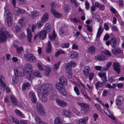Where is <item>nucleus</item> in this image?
Returning <instances> with one entry per match:
<instances>
[{"label": "nucleus", "instance_id": "f257e3e1", "mask_svg": "<svg viewBox=\"0 0 124 124\" xmlns=\"http://www.w3.org/2000/svg\"><path fill=\"white\" fill-rule=\"evenodd\" d=\"M53 86L50 84H44L38 88V96L42 101L44 102L47 101V96L48 93L54 91V89Z\"/></svg>", "mask_w": 124, "mask_h": 124}, {"label": "nucleus", "instance_id": "f03ea898", "mask_svg": "<svg viewBox=\"0 0 124 124\" xmlns=\"http://www.w3.org/2000/svg\"><path fill=\"white\" fill-rule=\"evenodd\" d=\"M75 63L73 61H71L69 63H67L66 65L65 69L69 78H70L72 75L71 67L75 66Z\"/></svg>", "mask_w": 124, "mask_h": 124}, {"label": "nucleus", "instance_id": "7ed1b4c3", "mask_svg": "<svg viewBox=\"0 0 124 124\" xmlns=\"http://www.w3.org/2000/svg\"><path fill=\"white\" fill-rule=\"evenodd\" d=\"M56 87L58 91L62 95L64 96L67 95V93L63 85L59 82L57 83L56 84Z\"/></svg>", "mask_w": 124, "mask_h": 124}, {"label": "nucleus", "instance_id": "20e7f679", "mask_svg": "<svg viewBox=\"0 0 124 124\" xmlns=\"http://www.w3.org/2000/svg\"><path fill=\"white\" fill-rule=\"evenodd\" d=\"M24 57L27 61L29 62H34L36 61V57L32 54H24Z\"/></svg>", "mask_w": 124, "mask_h": 124}, {"label": "nucleus", "instance_id": "39448f33", "mask_svg": "<svg viewBox=\"0 0 124 124\" xmlns=\"http://www.w3.org/2000/svg\"><path fill=\"white\" fill-rule=\"evenodd\" d=\"M22 70V69L19 68L18 69L15 68L14 70L15 74L21 77L24 76L25 75V72L24 70L23 71L21 72Z\"/></svg>", "mask_w": 124, "mask_h": 124}, {"label": "nucleus", "instance_id": "423d86ee", "mask_svg": "<svg viewBox=\"0 0 124 124\" xmlns=\"http://www.w3.org/2000/svg\"><path fill=\"white\" fill-rule=\"evenodd\" d=\"M112 66L114 70L118 74L121 73V66L119 63L117 62H114L112 64Z\"/></svg>", "mask_w": 124, "mask_h": 124}, {"label": "nucleus", "instance_id": "0eeeda50", "mask_svg": "<svg viewBox=\"0 0 124 124\" xmlns=\"http://www.w3.org/2000/svg\"><path fill=\"white\" fill-rule=\"evenodd\" d=\"M36 107L37 110L39 114L42 115H44L45 114V111L43 109V107L40 103H37Z\"/></svg>", "mask_w": 124, "mask_h": 124}, {"label": "nucleus", "instance_id": "6e6552de", "mask_svg": "<svg viewBox=\"0 0 124 124\" xmlns=\"http://www.w3.org/2000/svg\"><path fill=\"white\" fill-rule=\"evenodd\" d=\"M28 23V19L26 17H22L19 19L18 23L19 24L20 26L22 27H23Z\"/></svg>", "mask_w": 124, "mask_h": 124}, {"label": "nucleus", "instance_id": "1a4fd4ad", "mask_svg": "<svg viewBox=\"0 0 124 124\" xmlns=\"http://www.w3.org/2000/svg\"><path fill=\"white\" fill-rule=\"evenodd\" d=\"M13 17L12 15H10L9 16H7L5 20V23L8 26H11L12 23Z\"/></svg>", "mask_w": 124, "mask_h": 124}, {"label": "nucleus", "instance_id": "9d476101", "mask_svg": "<svg viewBox=\"0 0 124 124\" xmlns=\"http://www.w3.org/2000/svg\"><path fill=\"white\" fill-rule=\"evenodd\" d=\"M25 10L22 9H20L18 7H14V14L16 16H18L20 14L24 13Z\"/></svg>", "mask_w": 124, "mask_h": 124}, {"label": "nucleus", "instance_id": "9b49d317", "mask_svg": "<svg viewBox=\"0 0 124 124\" xmlns=\"http://www.w3.org/2000/svg\"><path fill=\"white\" fill-rule=\"evenodd\" d=\"M0 85L1 88H3V90H4V88L6 87L5 82V80L4 77L2 75L0 76Z\"/></svg>", "mask_w": 124, "mask_h": 124}, {"label": "nucleus", "instance_id": "f8f14e48", "mask_svg": "<svg viewBox=\"0 0 124 124\" xmlns=\"http://www.w3.org/2000/svg\"><path fill=\"white\" fill-rule=\"evenodd\" d=\"M59 33L60 35H65L67 34V27H64L60 28L59 31Z\"/></svg>", "mask_w": 124, "mask_h": 124}, {"label": "nucleus", "instance_id": "ddd939ff", "mask_svg": "<svg viewBox=\"0 0 124 124\" xmlns=\"http://www.w3.org/2000/svg\"><path fill=\"white\" fill-rule=\"evenodd\" d=\"M47 31L45 30H42L39 32V38L40 39H44L46 37Z\"/></svg>", "mask_w": 124, "mask_h": 124}, {"label": "nucleus", "instance_id": "4468645a", "mask_svg": "<svg viewBox=\"0 0 124 124\" xmlns=\"http://www.w3.org/2000/svg\"><path fill=\"white\" fill-rule=\"evenodd\" d=\"M56 102L58 105L62 107H64L67 105V103L65 102L58 99H56Z\"/></svg>", "mask_w": 124, "mask_h": 124}, {"label": "nucleus", "instance_id": "2eb2a0df", "mask_svg": "<svg viewBox=\"0 0 124 124\" xmlns=\"http://www.w3.org/2000/svg\"><path fill=\"white\" fill-rule=\"evenodd\" d=\"M51 13L54 15V16L57 18H59L62 17V14L59 13L57 12L55 10L53 9H51Z\"/></svg>", "mask_w": 124, "mask_h": 124}, {"label": "nucleus", "instance_id": "dca6fc26", "mask_svg": "<svg viewBox=\"0 0 124 124\" xmlns=\"http://www.w3.org/2000/svg\"><path fill=\"white\" fill-rule=\"evenodd\" d=\"M7 32L4 28H1L0 29V38H4L5 37V34Z\"/></svg>", "mask_w": 124, "mask_h": 124}, {"label": "nucleus", "instance_id": "f3484780", "mask_svg": "<svg viewBox=\"0 0 124 124\" xmlns=\"http://www.w3.org/2000/svg\"><path fill=\"white\" fill-rule=\"evenodd\" d=\"M27 72V74L26 76L27 79L29 80H32L34 77L32 71H30L29 72Z\"/></svg>", "mask_w": 124, "mask_h": 124}, {"label": "nucleus", "instance_id": "a211bd4d", "mask_svg": "<svg viewBox=\"0 0 124 124\" xmlns=\"http://www.w3.org/2000/svg\"><path fill=\"white\" fill-rule=\"evenodd\" d=\"M106 58V57L101 54H98L95 57L96 59L100 61L105 60Z\"/></svg>", "mask_w": 124, "mask_h": 124}, {"label": "nucleus", "instance_id": "6ab92c4d", "mask_svg": "<svg viewBox=\"0 0 124 124\" xmlns=\"http://www.w3.org/2000/svg\"><path fill=\"white\" fill-rule=\"evenodd\" d=\"M90 68L88 66H85V67L84 69L83 70L84 74L85 75L86 77L88 76V75L89 73V71Z\"/></svg>", "mask_w": 124, "mask_h": 124}, {"label": "nucleus", "instance_id": "aec40b11", "mask_svg": "<svg viewBox=\"0 0 124 124\" xmlns=\"http://www.w3.org/2000/svg\"><path fill=\"white\" fill-rule=\"evenodd\" d=\"M32 69V64L29 63H27L26 64L25 66V69L26 72L31 71Z\"/></svg>", "mask_w": 124, "mask_h": 124}, {"label": "nucleus", "instance_id": "412c9836", "mask_svg": "<svg viewBox=\"0 0 124 124\" xmlns=\"http://www.w3.org/2000/svg\"><path fill=\"white\" fill-rule=\"evenodd\" d=\"M9 120L11 122L14 123L15 124H20L18 121L14 117L12 116H10L9 117Z\"/></svg>", "mask_w": 124, "mask_h": 124}, {"label": "nucleus", "instance_id": "4be33fe9", "mask_svg": "<svg viewBox=\"0 0 124 124\" xmlns=\"http://www.w3.org/2000/svg\"><path fill=\"white\" fill-rule=\"evenodd\" d=\"M4 9L5 16H9L10 15H12L9 11V10L8 9V6H6L4 8Z\"/></svg>", "mask_w": 124, "mask_h": 124}, {"label": "nucleus", "instance_id": "5701e85b", "mask_svg": "<svg viewBox=\"0 0 124 124\" xmlns=\"http://www.w3.org/2000/svg\"><path fill=\"white\" fill-rule=\"evenodd\" d=\"M123 100V98L121 96H119L116 100V105H119L121 104Z\"/></svg>", "mask_w": 124, "mask_h": 124}, {"label": "nucleus", "instance_id": "b1692460", "mask_svg": "<svg viewBox=\"0 0 124 124\" xmlns=\"http://www.w3.org/2000/svg\"><path fill=\"white\" fill-rule=\"evenodd\" d=\"M78 104L81 107V108H89L88 104L84 103L78 102Z\"/></svg>", "mask_w": 124, "mask_h": 124}, {"label": "nucleus", "instance_id": "393cba45", "mask_svg": "<svg viewBox=\"0 0 124 124\" xmlns=\"http://www.w3.org/2000/svg\"><path fill=\"white\" fill-rule=\"evenodd\" d=\"M54 123V124H62L61 118L59 117H57L55 118Z\"/></svg>", "mask_w": 124, "mask_h": 124}, {"label": "nucleus", "instance_id": "a878e982", "mask_svg": "<svg viewBox=\"0 0 124 124\" xmlns=\"http://www.w3.org/2000/svg\"><path fill=\"white\" fill-rule=\"evenodd\" d=\"M10 97L12 104L15 105H17V102L16 98L12 95H10Z\"/></svg>", "mask_w": 124, "mask_h": 124}, {"label": "nucleus", "instance_id": "bb28decb", "mask_svg": "<svg viewBox=\"0 0 124 124\" xmlns=\"http://www.w3.org/2000/svg\"><path fill=\"white\" fill-rule=\"evenodd\" d=\"M14 46L16 48V51L17 53L19 54L23 50V48L22 47H19L17 45L14 44Z\"/></svg>", "mask_w": 124, "mask_h": 124}, {"label": "nucleus", "instance_id": "cd10ccee", "mask_svg": "<svg viewBox=\"0 0 124 124\" xmlns=\"http://www.w3.org/2000/svg\"><path fill=\"white\" fill-rule=\"evenodd\" d=\"M26 31L27 34L28 38V39H31L32 37V35L31 30L29 28H27Z\"/></svg>", "mask_w": 124, "mask_h": 124}, {"label": "nucleus", "instance_id": "c85d7f7f", "mask_svg": "<svg viewBox=\"0 0 124 124\" xmlns=\"http://www.w3.org/2000/svg\"><path fill=\"white\" fill-rule=\"evenodd\" d=\"M48 14L47 13H45L42 16L41 19L42 21L43 22H46L48 19Z\"/></svg>", "mask_w": 124, "mask_h": 124}, {"label": "nucleus", "instance_id": "c756f323", "mask_svg": "<svg viewBox=\"0 0 124 124\" xmlns=\"http://www.w3.org/2000/svg\"><path fill=\"white\" fill-rule=\"evenodd\" d=\"M51 43L48 41V42L47 47H46V51L47 53H50L51 52Z\"/></svg>", "mask_w": 124, "mask_h": 124}, {"label": "nucleus", "instance_id": "7c9ffc66", "mask_svg": "<svg viewBox=\"0 0 124 124\" xmlns=\"http://www.w3.org/2000/svg\"><path fill=\"white\" fill-rule=\"evenodd\" d=\"M113 53L116 55L120 53L121 52L120 50L118 48L113 49L112 50Z\"/></svg>", "mask_w": 124, "mask_h": 124}, {"label": "nucleus", "instance_id": "2f4dec72", "mask_svg": "<svg viewBox=\"0 0 124 124\" xmlns=\"http://www.w3.org/2000/svg\"><path fill=\"white\" fill-rule=\"evenodd\" d=\"M70 57L72 58H76L78 57V55L75 52L71 51L70 53Z\"/></svg>", "mask_w": 124, "mask_h": 124}, {"label": "nucleus", "instance_id": "473e14b6", "mask_svg": "<svg viewBox=\"0 0 124 124\" xmlns=\"http://www.w3.org/2000/svg\"><path fill=\"white\" fill-rule=\"evenodd\" d=\"M88 50L89 53L94 54L95 52V48L93 46H91L89 48Z\"/></svg>", "mask_w": 124, "mask_h": 124}, {"label": "nucleus", "instance_id": "72a5a7b5", "mask_svg": "<svg viewBox=\"0 0 124 124\" xmlns=\"http://www.w3.org/2000/svg\"><path fill=\"white\" fill-rule=\"evenodd\" d=\"M30 83L29 82L24 83L22 85V90L23 91L25 90L28 87L30 86Z\"/></svg>", "mask_w": 124, "mask_h": 124}, {"label": "nucleus", "instance_id": "f704fd0d", "mask_svg": "<svg viewBox=\"0 0 124 124\" xmlns=\"http://www.w3.org/2000/svg\"><path fill=\"white\" fill-rule=\"evenodd\" d=\"M59 80L60 83L63 85L66 84L67 81L65 78L63 77H60L59 78Z\"/></svg>", "mask_w": 124, "mask_h": 124}, {"label": "nucleus", "instance_id": "c9c22d12", "mask_svg": "<svg viewBox=\"0 0 124 124\" xmlns=\"http://www.w3.org/2000/svg\"><path fill=\"white\" fill-rule=\"evenodd\" d=\"M33 73L34 74V76H36V77H39L40 78L42 77V76L39 72L37 70L32 71Z\"/></svg>", "mask_w": 124, "mask_h": 124}, {"label": "nucleus", "instance_id": "e433bc0d", "mask_svg": "<svg viewBox=\"0 0 124 124\" xmlns=\"http://www.w3.org/2000/svg\"><path fill=\"white\" fill-rule=\"evenodd\" d=\"M103 31V29L102 27L100 26L98 29L96 37L97 38H99L100 36L101 35V33Z\"/></svg>", "mask_w": 124, "mask_h": 124}, {"label": "nucleus", "instance_id": "4c0bfd02", "mask_svg": "<svg viewBox=\"0 0 124 124\" xmlns=\"http://www.w3.org/2000/svg\"><path fill=\"white\" fill-rule=\"evenodd\" d=\"M18 76L15 74L12 78V82L14 84H16L18 81Z\"/></svg>", "mask_w": 124, "mask_h": 124}, {"label": "nucleus", "instance_id": "58836bf2", "mask_svg": "<svg viewBox=\"0 0 124 124\" xmlns=\"http://www.w3.org/2000/svg\"><path fill=\"white\" fill-rule=\"evenodd\" d=\"M88 118V117L85 116L83 118L80 119L79 121V124H85L86 123V121L85 120H87Z\"/></svg>", "mask_w": 124, "mask_h": 124}, {"label": "nucleus", "instance_id": "ea45409f", "mask_svg": "<svg viewBox=\"0 0 124 124\" xmlns=\"http://www.w3.org/2000/svg\"><path fill=\"white\" fill-rule=\"evenodd\" d=\"M31 16L33 18L36 17L39 15V13L36 10L31 12Z\"/></svg>", "mask_w": 124, "mask_h": 124}, {"label": "nucleus", "instance_id": "a19ab883", "mask_svg": "<svg viewBox=\"0 0 124 124\" xmlns=\"http://www.w3.org/2000/svg\"><path fill=\"white\" fill-rule=\"evenodd\" d=\"M35 120L36 123L38 124H43V123L40 118L38 116H35Z\"/></svg>", "mask_w": 124, "mask_h": 124}, {"label": "nucleus", "instance_id": "79ce46f5", "mask_svg": "<svg viewBox=\"0 0 124 124\" xmlns=\"http://www.w3.org/2000/svg\"><path fill=\"white\" fill-rule=\"evenodd\" d=\"M110 40L111 45L113 47L115 48L116 45V39H111Z\"/></svg>", "mask_w": 124, "mask_h": 124}, {"label": "nucleus", "instance_id": "37998d69", "mask_svg": "<svg viewBox=\"0 0 124 124\" xmlns=\"http://www.w3.org/2000/svg\"><path fill=\"white\" fill-rule=\"evenodd\" d=\"M103 85V83L100 81H98L95 84V86L96 89H98L99 87H102Z\"/></svg>", "mask_w": 124, "mask_h": 124}, {"label": "nucleus", "instance_id": "c03bdc74", "mask_svg": "<svg viewBox=\"0 0 124 124\" xmlns=\"http://www.w3.org/2000/svg\"><path fill=\"white\" fill-rule=\"evenodd\" d=\"M65 51H63L62 49L58 51L55 54V56L56 57H57L60 54H65Z\"/></svg>", "mask_w": 124, "mask_h": 124}, {"label": "nucleus", "instance_id": "a18cd8bd", "mask_svg": "<svg viewBox=\"0 0 124 124\" xmlns=\"http://www.w3.org/2000/svg\"><path fill=\"white\" fill-rule=\"evenodd\" d=\"M5 37L4 38H0V39H9L13 38V36L11 34H10L7 31L6 33L5 34Z\"/></svg>", "mask_w": 124, "mask_h": 124}, {"label": "nucleus", "instance_id": "49530a36", "mask_svg": "<svg viewBox=\"0 0 124 124\" xmlns=\"http://www.w3.org/2000/svg\"><path fill=\"white\" fill-rule=\"evenodd\" d=\"M63 114L64 116L67 117H69L70 114V111L66 109L63 110Z\"/></svg>", "mask_w": 124, "mask_h": 124}, {"label": "nucleus", "instance_id": "de8ad7c7", "mask_svg": "<svg viewBox=\"0 0 124 124\" xmlns=\"http://www.w3.org/2000/svg\"><path fill=\"white\" fill-rule=\"evenodd\" d=\"M57 97V96L56 94L55 93L52 94L50 96V98L53 100L56 99Z\"/></svg>", "mask_w": 124, "mask_h": 124}, {"label": "nucleus", "instance_id": "09e8293b", "mask_svg": "<svg viewBox=\"0 0 124 124\" xmlns=\"http://www.w3.org/2000/svg\"><path fill=\"white\" fill-rule=\"evenodd\" d=\"M51 71V69L50 68L46 67L45 73L46 75H48L49 74Z\"/></svg>", "mask_w": 124, "mask_h": 124}, {"label": "nucleus", "instance_id": "8fccbe9b", "mask_svg": "<svg viewBox=\"0 0 124 124\" xmlns=\"http://www.w3.org/2000/svg\"><path fill=\"white\" fill-rule=\"evenodd\" d=\"M60 61H59L55 64L54 67V70H56L59 69V66L60 64Z\"/></svg>", "mask_w": 124, "mask_h": 124}, {"label": "nucleus", "instance_id": "3c124183", "mask_svg": "<svg viewBox=\"0 0 124 124\" xmlns=\"http://www.w3.org/2000/svg\"><path fill=\"white\" fill-rule=\"evenodd\" d=\"M89 108H81V112L83 114L87 113Z\"/></svg>", "mask_w": 124, "mask_h": 124}, {"label": "nucleus", "instance_id": "603ef678", "mask_svg": "<svg viewBox=\"0 0 124 124\" xmlns=\"http://www.w3.org/2000/svg\"><path fill=\"white\" fill-rule=\"evenodd\" d=\"M36 24L38 28H40L43 26V24L42 21H40L38 22Z\"/></svg>", "mask_w": 124, "mask_h": 124}, {"label": "nucleus", "instance_id": "864d4df0", "mask_svg": "<svg viewBox=\"0 0 124 124\" xmlns=\"http://www.w3.org/2000/svg\"><path fill=\"white\" fill-rule=\"evenodd\" d=\"M56 35L55 33V32L54 31L53 32L52 36H50L49 35L50 39H55L56 38Z\"/></svg>", "mask_w": 124, "mask_h": 124}, {"label": "nucleus", "instance_id": "5fc2aeb1", "mask_svg": "<svg viewBox=\"0 0 124 124\" xmlns=\"http://www.w3.org/2000/svg\"><path fill=\"white\" fill-rule=\"evenodd\" d=\"M112 62H109L106 65V67L105 68L104 70H108L109 68L111 65Z\"/></svg>", "mask_w": 124, "mask_h": 124}, {"label": "nucleus", "instance_id": "6e6d98bb", "mask_svg": "<svg viewBox=\"0 0 124 124\" xmlns=\"http://www.w3.org/2000/svg\"><path fill=\"white\" fill-rule=\"evenodd\" d=\"M94 74L93 73H89L88 75V77H89V79L90 80H91L93 77Z\"/></svg>", "mask_w": 124, "mask_h": 124}, {"label": "nucleus", "instance_id": "4d7b16f0", "mask_svg": "<svg viewBox=\"0 0 124 124\" xmlns=\"http://www.w3.org/2000/svg\"><path fill=\"white\" fill-rule=\"evenodd\" d=\"M74 90L76 92V93L77 95H79L80 93L78 91V89L77 86H75L74 87Z\"/></svg>", "mask_w": 124, "mask_h": 124}, {"label": "nucleus", "instance_id": "13d9d810", "mask_svg": "<svg viewBox=\"0 0 124 124\" xmlns=\"http://www.w3.org/2000/svg\"><path fill=\"white\" fill-rule=\"evenodd\" d=\"M15 112L17 114H18L19 116H22V113L20 111L17 109H16L15 110Z\"/></svg>", "mask_w": 124, "mask_h": 124}, {"label": "nucleus", "instance_id": "bf43d9fd", "mask_svg": "<svg viewBox=\"0 0 124 124\" xmlns=\"http://www.w3.org/2000/svg\"><path fill=\"white\" fill-rule=\"evenodd\" d=\"M29 96L31 98H33V97L35 96V94L32 91H31L29 93Z\"/></svg>", "mask_w": 124, "mask_h": 124}, {"label": "nucleus", "instance_id": "052dcab7", "mask_svg": "<svg viewBox=\"0 0 124 124\" xmlns=\"http://www.w3.org/2000/svg\"><path fill=\"white\" fill-rule=\"evenodd\" d=\"M103 52L107 56H110L111 55L110 53L108 50H105Z\"/></svg>", "mask_w": 124, "mask_h": 124}, {"label": "nucleus", "instance_id": "680f3d73", "mask_svg": "<svg viewBox=\"0 0 124 124\" xmlns=\"http://www.w3.org/2000/svg\"><path fill=\"white\" fill-rule=\"evenodd\" d=\"M69 44L68 43H67L62 44V47L63 48H67L69 46Z\"/></svg>", "mask_w": 124, "mask_h": 124}, {"label": "nucleus", "instance_id": "e2e57ef3", "mask_svg": "<svg viewBox=\"0 0 124 124\" xmlns=\"http://www.w3.org/2000/svg\"><path fill=\"white\" fill-rule=\"evenodd\" d=\"M37 26V25H36V24H33L32 25V27H31V29L32 32H34V30L36 28Z\"/></svg>", "mask_w": 124, "mask_h": 124}, {"label": "nucleus", "instance_id": "0e129e2a", "mask_svg": "<svg viewBox=\"0 0 124 124\" xmlns=\"http://www.w3.org/2000/svg\"><path fill=\"white\" fill-rule=\"evenodd\" d=\"M86 26L87 27V29L88 31L90 32H92V27L90 26L89 25H86Z\"/></svg>", "mask_w": 124, "mask_h": 124}, {"label": "nucleus", "instance_id": "69168bd1", "mask_svg": "<svg viewBox=\"0 0 124 124\" xmlns=\"http://www.w3.org/2000/svg\"><path fill=\"white\" fill-rule=\"evenodd\" d=\"M18 2L20 4H23L26 2L25 0H17Z\"/></svg>", "mask_w": 124, "mask_h": 124}, {"label": "nucleus", "instance_id": "338daca9", "mask_svg": "<svg viewBox=\"0 0 124 124\" xmlns=\"http://www.w3.org/2000/svg\"><path fill=\"white\" fill-rule=\"evenodd\" d=\"M98 76L102 78L106 76V74L105 73H99L98 74Z\"/></svg>", "mask_w": 124, "mask_h": 124}, {"label": "nucleus", "instance_id": "774afa93", "mask_svg": "<svg viewBox=\"0 0 124 124\" xmlns=\"http://www.w3.org/2000/svg\"><path fill=\"white\" fill-rule=\"evenodd\" d=\"M78 47V46L75 43L73 44L72 46V49H77Z\"/></svg>", "mask_w": 124, "mask_h": 124}]
</instances>
